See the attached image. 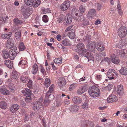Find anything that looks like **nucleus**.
I'll return each instance as SVG.
<instances>
[{"instance_id": "nucleus-27", "label": "nucleus", "mask_w": 127, "mask_h": 127, "mask_svg": "<svg viewBox=\"0 0 127 127\" xmlns=\"http://www.w3.org/2000/svg\"><path fill=\"white\" fill-rule=\"evenodd\" d=\"M1 93L4 95H8L9 93L8 90H7L4 87H2L0 89Z\"/></svg>"}, {"instance_id": "nucleus-10", "label": "nucleus", "mask_w": 127, "mask_h": 127, "mask_svg": "<svg viewBox=\"0 0 127 127\" xmlns=\"http://www.w3.org/2000/svg\"><path fill=\"white\" fill-rule=\"evenodd\" d=\"M32 108L35 111H37L41 107L42 103L40 101L35 102L32 104Z\"/></svg>"}, {"instance_id": "nucleus-14", "label": "nucleus", "mask_w": 127, "mask_h": 127, "mask_svg": "<svg viewBox=\"0 0 127 127\" xmlns=\"http://www.w3.org/2000/svg\"><path fill=\"white\" fill-rule=\"evenodd\" d=\"M7 84L8 85V87L11 92H13L15 90V88L13 84L10 80H8L7 82Z\"/></svg>"}, {"instance_id": "nucleus-60", "label": "nucleus", "mask_w": 127, "mask_h": 127, "mask_svg": "<svg viewBox=\"0 0 127 127\" xmlns=\"http://www.w3.org/2000/svg\"><path fill=\"white\" fill-rule=\"evenodd\" d=\"M50 65L52 66V68L53 70H57V69L58 68L56 66L54 65V63L52 62L51 63Z\"/></svg>"}, {"instance_id": "nucleus-29", "label": "nucleus", "mask_w": 127, "mask_h": 127, "mask_svg": "<svg viewBox=\"0 0 127 127\" xmlns=\"http://www.w3.org/2000/svg\"><path fill=\"white\" fill-rule=\"evenodd\" d=\"M70 110L72 112H77L79 109V107L76 105H72L71 106Z\"/></svg>"}, {"instance_id": "nucleus-25", "label": "nucleus", "mask_w": 127, "mask_h": 127, "mask_svg": "<svg viewBox=\"0 0 127 127\" xmlns=\"http://www.w3.org/2000/svg\"><path fill=\"white\" fill-rule=\"evenodd\" d=\"M38 67L36 64H34L32 66V73L34 75H35L38 71Z\"/></svg>"}, {"instance_id": "nucleus-35", "label": "nucleus", "mask_w": 127, "mask_h": 127, "mask_svg": "<svg viewBox=\"0 0 127 127\" xmlns=\"http://www.w3.org/2000/svg\"><path fill=\"white\" fill-rule=\"evenodd\" d=\"M83 123H86V126L89 127H94V123L91 122L88 120H87L86 121H84Z\"/></svg>"}, {"instance_id": "nucleus-4", "label": "nucleus", "mask_w": 127, "mask_h": 127, "mask_svg": "<svg viewBox=\"0 0 127 127\" xmlns=\"http://www.w3.org/2000/svg\"><path fill=\"white\" fill-rule=\"evenodd\" d=\"M49 92L46 93L43 102V103L45 105H47L49 104L54 98V95L49 94Z\"/></svg>"}, {"instance_id": "nucleus-15", "label": "nucleus", "mask_w": 127, "mask_h": 127, "mask_svg": "<svg viewBox=\"0 0 127 127\" xmlns=\"http://www.w3.org/2000/svg\"><path fill=\"white\" fill-rule=\"evenodd\" d=\"M96 11L95 9H90L87 15V17L89 18H92L96 15Z\"/></svg>"}, {"instance_id": "nucleus-7", "label": "nucleus", "mask_w": 127, "mask_h": 127, "mask_svg": "<svg viewBox=\"0 0 127 127\" xmlns=\"http://www.w3.org/2000/svg\"><path fill=\"white\" fill-rule=\"evenodd\" d=\"M96 48L98 51H102L104 50L105 49L103 44L101 41L97 42L95 46Z\"/></svg>"}, {"instance_id": "nucleus-5", "label": "nucleus", "mask_w": 127, "mask_h": 127, "mask_svg": "<svg viewBox=\"0 0 127 127\" xmlns=\"http://www.w3.org/2000/svg\"><path fill=\"white\" fill-rule=\"evenodd\" d=\"M117 74L116 71L113 69H110L108 70L107 73V76L108 78V79H114V76H117Z\"/></svg>"}, {"instance_id": "nucleus-58", "label": "nucleus", "mask_w": 127, "mask_h": 127, "mask_svg": "<svg viewBox=\"0 0 127 127\" xmlns=\"http://www.w3.org/2000/svg\"><path fill=\"white\" fill-rule=\"evenodd\" d=\"M85 41H86L87 42H88L89 41L91 40V38L90 35H87L85 36L84 38Z\"/></svg>"}, {"instance_id": "nucleus-62", "label": "nucleus", "mask_w": 127, "mask_h": 127, "mask_svg": "<svg viewBox=\"0 0 127 127\" xmlns=\"http://www.w3.org/2000/svg\"><path fill=\"white\" fill-rule=\"evenodd\" d=\"M1 36L3 39H6L8 38V37L7 36L6 34H2Z\"/></svg>"}, {"instance_id": "nucleus-34", "label": "nucleus", "mask_w": 127, "mask_h": 127, "mask_svg": "<svg viewBox=\"0 0 127 127\" xmlns=\"http://www.w3.org/2000/svg\"><path fill=\"white\" fill-rule=\"evenodd\" d=\"M87 55H86V57L88 60L94 59V57L92 53L91 52H87Z\"/></svg>"}, {"instance_id": "nucleus-41", "label": "nucleus", "mask_w": 127, "mask_h": 127, "mask_svg": "<svg viewBox=\"0 0 127 127\" xmlns=\"http://www.w3.org/2000/svg\"><path fill=\"white\" fill-rule=\"evenodd\" d=\"M7 20L5 17H0V25L4 24L6 21Z\"/></svg>"}, {"instance_id": "nucleus-31", "label": "nucleus", "mask_w": 127, "mask_h": 127, "mask_svg": "<svg viewBox=\"0 0 127 127\" xmlns=\"http://www.w3.org/2000/svg\"><path fill=\"white\" fill-rule=\"evenodd\" d=\"M65 18L64 15L63 14L60 15L57 20L58 22L59 23H62V22L64 23Z\"/></svg>"}, {"instance_id": "nucleus-54", "label": "nucleus", "mask_w": 127, "mask_h": 127, "mask_svg": "<svg viewBox=\"0 0 127 127\" xmlns=\"http://www.w3.org/2000/svg\"><path fill=\"white\" fill-rule=\"evenodd\" d=\"M82 108L84 109H87L88 108V104L86 102H85L82 105Z\"/></svg>"}, {"instance_id": "nucleus-8", "label": "nucleus", "mask_w": 127, "mask_h": 127, "mask_svg": "<svg viewBox=\"0 0 127 127\" xmlns=\"http://www.w3.org/2000/svg\"><path fill=\"white\" fill-rule=\"evenodd\" d=\"M14 43L13 39L11 38H9L6 43V47L7 49H12V48H13L15 46L13 47Z\"/></svg>"}, {"instance_id": "nucleus-21", "label": "nucleus", "mask_w": 127, "mask_h": 127, "mask_svg": "<svg viewBox=\"0 0 127 127\" xmlns=\"http://www.w3.org/2000/svg\"><path fill=\"white\" fill-rule=\"evenodd\" d=\"M19 106L17 104L13 105L10 108V110L12 113L17 111L19 108Z\"/></svg>"}, {"instance_id": "nucleus-11", "label": "nucleus", "mask_w": 127, "mask_h": 127, "mask_svg": "<svg viewBox=\"0 0 127 127\" xmlns=\"http://www.w3.org/2000/svg\"><path fill=\"white\" fill-rule=\"evenodd\" d=\"M95 43L94 41H91L89 42L87 45V49L92 52H94L95 49Z\"/></svg>"}, {"instance_id": "nucleus-18", "label": "nucleus", "mask_w": 127, "mask_h": 127, "mask_svg": "<svg viewBox=\"0 0 127 127\" xmlns=\"http://www.w3.org/2000/svg\"><path fill=\"white\" fill-rule=\"evenodd\" d=\"M117 93L119 95H122L124 93V88L123 85H120L117 86Z\"/></svg>"}, {"instance_id": "nucleus-42", "label": "nucleus", "mask_w": 127, "mask_h": 127, "mask_svg": "<svg viewBox=\"0 0 127 127\" xmlns=\"http://www.w3.org/2000/svg\"><path fill=\"white\" fill-rule=\"evenodd\" d=\"M41 10L44 13L46 14L48 12H50L51 11L49 8H45L43 7L41 8Z\"/></svg>"}, {"instance_id": "nucleus-64", "label": "nucleus", "mask_w": 127, "mask_h": 127, "mask_svg": "<svg viewBox=\"0 0 127 127\" xmlns=\"http://www.w3.org/2000/svg\"><path fill=\"white\" fill-rule=\"evenodd\" d=\"M101 23V22L100 21L99 19H97L95 21V24L96 25H97L99 24H100Z\"/></svg>"}, {"instance_id": "nucleus-17", "label": "nucleus", "mask_w": 127, "mask_h": 127, "mask_svg": "<svg viewBox=\"0 0 127 127\" xmlns=\"http://www.w3.org/2000/svg\"><path fill=\"white\" fill-rule=\"evenodd\" d=\"M84 49V45L82 43H79L76 46V52L79 53L81 51L83 50Z\"/></svg>"}, {"instance_id": "nucleus-52", "label": "nucleus", "mask_w": 127, "mask_h": 127, "mask_svg": "<svg viewBox=\"0 0 127 127\" xmlns=\"http://www.w3.org/2000/svg\"><path fill=\"white\" fill-rule=\"evenodd\" d=\"M88 88V86L86 84L84 85L82 87H81L82 90L84 92L87 90Z\"/></svg>"}, {"instance_id": "nucleus-37", "label": "nucleus", "mask_w": 127, "mask_h": 127, "mask_svg": "<svg viewBox=\"0 0 127 127\" xmlns=\"http://www.w3.org/2000/svg\"><path fill=\"white\" fill-rule=\"evenodd\" d=\"M50 80L49 78H47L45 79L44 85L46 87V88L50 86Z\"/></svg>"}, {"instance_id": "nucleus-9", "label": "nucleus", "mask_w": 127, "mask_h": 127, "mask_svg": "<svg viewBox=\"0 0 127 127\" xmlns=\"http://www.w3.org/2000/svg\"><path fill=\"white\" fill-rule=\"evenodd\" d=\"M66 83L65 80L64 78L61 77L58 79V84L60 88H62L64 87Z\"/></svg>"}, {"instance_id": "nucleus-44", "label": "nucleus", "mask_w": 127, "mask_h": 127, "mask_svg": "<svg viewBox=\"0 0 127 127\" xmlns=\"http://www.w3.org/2000/svg\"><path fill=\"white\" fill-rule=\"evenodd\" d=\"M85 9V7L83 5H81L79 7L80 11L82 13L84 12Z\"/></svg>"}, {"instance_id": "nucleus-1", "label": "nucleus", "mask_w": 127, "mask_h": 127, "mask_svg": "<svg viewBox=\"0 0 127 127\" xmlns=\"http://www.w3.org/2000/svg\"><path fill=\"white\" fill-rule=\"evenodd\" d=\"M17 50V48L16 47L14 46L13 48L11 49L9 52L5 50H3L2 53L3 57L6 59L9 57L11 60H13L18 53L16 51Z\"/></svg>"}, {"instance_id": "nucleus-19", "label": "nucleus", "mask_w": 127, "mask_h": 127, "mask_svg": "<svg viewBox=\"0 0 127 127\" xmlns=\"http://www.w3.org/2000/svg\"><path fill=\"white\" fill-rule=\"evenodd\" d=\"M64 23L66 24H70L72 21V18L71 16L69 15H66L65 17Z\"/></svg>"}, {"instance_id": "nucleus-53", "label": "nucleus", "mask_w": 127, "mask_h": 127, "mask_svg": "<svg viewBox=\"0 0 127 127\" xmlns=\"http://www.w3.org/2000/svg\"><path fill=\"white\" fill-rule=\"evenodd\" d=\"M103 79V77L101 75H97L95 77V79L101 81Z\"/></svg>"}, {"instance_id": "nucleus-48", "label": "nucleus", "mask_w": 127, "mask_h": 127, "mask_svg": "<svg viewBox=\"0 0 127 127\" xmlns=\"http://www.w3.org/2000/svg\"><path fill=\"white\" fill-rule=\"evenodd\" d=\"M77 94L79 95H81L84 93V92L82 90V89L81 88V87H79V89L77 90Z\"/></svg>"}, {"instance_id": "nucleus-40", "label": "nucleus", "mask_w": 127, "mask_h": 127, "mask_svg": "<svg viewBox=\"0 0 127 127\" xmlns=\"http://www.w3.org/2000/svg\"><path fill=\"white\" fill-rule=\"evenodd\" d=\"M13 21L14 24L15 25H21L22 23V22L17 18L14 19Z\"/></svg>"}, {"instance_id": "nucleus-2", "label": "nucleus", "mask_w": 127, "mask_h": 127, "mask_svg": "<svg viewBox=\"0 0 127 127\" xmlns=\"http://www.w3.org/2000/svg\"><path fill=\"white\" fill-rule=\"evenodd\" d=\"M90 95L92 97H95L99 96L100 91L98 88L95 86L89 87L88 91Z\"/></svg>"}, {"instance_id": "nucleus-61", "label": "nucleus", "mask_w": 127, "mask_h": 127, "mask_svg": "<svg viewBox=\"0 0 127 127\" xmlns=\"http://www.w3.org/2000/svg\"><path fill=\"white\" fill-rule=\"evenodd\" d=\"M20 105L22 106H24L26 105L25 102L23 100H20Z\"/></svg>"}, {"instance_id": "nucleus-28", "label": "nucleus", "mask_w": 127, "mask_h": 127, "mask_svg": "<svg viewBox=\"0 0 127 127\" xmlns=\"http://www.w3.org/2000/svg\"><path fill=\"white\" fill-rule=\"evenodd\" d=\"M62 44L64 46H70L71 45V42L68 39L65 38L62 41Z\"/></svg>"}, {"instance_id": "nucleus-57", "label": "nucleus", "mask_w": 127, "mask_h": 127, "mask_svg": "<svg viewBox=\"0 0 127 127\" xmlns=\"http://www.w3.org/2000/svg\"><path fill=\"white\" fill-rule=\"evenodd\" d=\"M122 41H120L119 43H117L116 44L115 46L119 48H122V44L121 43Z\"/></svg>"}, {"instance_id": "nucleus-20", "label": "nucleus", "mask_w": 127, "mask_h": 127, "mask_svg": "<svg viewBox=\"0 0 127 127\" xmlns=\"http://www.w3.org/2000/svg\"><path fill=\"white\" fill-rule=\"evenodd\" d=\"M4 63L6 66L8 68H12L13 66V62L9 60H7L5 61H4Z\"/></svg>"}, {"instance_id": "nucleus-47", "label": "nucleus", "mask_w": 127, "mask_h": 127, "mask_svg": "<svg viewBox=\"0 0 127 127\" xmlns=\"http://www.w3.org/2000/svg\"><path fill=\"white\" fill-rule=\"evenodd\" d=\"M20 79L22 82L23 83H26L28 80V77L26 76L21 77Z\"/></svg>"}, {"instance_id": "nucleus-51", "label": "nucleus", "mask_w": 127, "mask_h": 127, "mask_svg": "<svg viewBox=\"0 0 127 127\" xmlns=\"http://www.w3.org/2000/svg\"><path fill=\"white\" fill-rule=\"evenodd\" d=\"M32 80H29L27 84V86L30 89H32Z\"/></svg>"}, {"instance_id": "nucleus-30", "label": "nucleus", "mask_w": 127, "mask_h": 127, "mask_svg": "<svg viewBox=\"0 0 127 127\" xmlns=\"http://www.w3.org/2000/svg\"><path fill=\"white\" fill-rule=\"evenodd\" d=\"M33 5L32 6L34 7H37L39 6L41 3V1L40 0H34L33 1Z\"/></svg>"}, {"instance_id": "nucleus-50", "label": "nucleus", "mask_w": 127, "mask_h": 127, "mask_svg": "<svg viewBox=\"0 0 127 127\" xmlns=\"http://www.w3.org/2000/svg\"><path fill=\"white\" fill-rule=\"evenodd\" d=\"M54 85H51L49 88V91H48L47 93L49 92V94L51 95V93L53 91Z\"/></svg>"}, {"instance_id": "nucleus-49", "label": "nucleus", "mask_w": 127, "mask_h": 127, "mask_svg": "<svg viewBox=\"0 0 127 127\" xmlns=\"http://www.w3.org/2000/svg\"><path fill=\"white\" fill-rule=\"evenodd\" d=\"M87 52L86 50H85L84 49L83 50L81 51L78 53H79V54H81V55H83L86 57V55L87 54Z\"/></svg>"}, {"instance_id": "nucleus-63", "label": "nucleus", "mask_w": 127, "mask_h": 127, "mask_svg": "<svg viewBox=\"0 0 127 127\" xmlns=\"http://www.w3.org/2000/svg\"><path fill=\"white\" fill-rule=\"evenodd\" d=\"M58 46L59 48L61 49H64L65 48L61 44H59L58 45Z\"/></svg>"}, {"instance_id": "nucleus-13", "label": "nucleus", "mask_w": 127, "mask_h": 127, "mask_svg": "<svg viewBox=\"0 0 127 127\" xmlns=\"http://www.w3.org/2000/svg\"><path fill=\"white\" fill-rule=\"evenodd\" d=\"M117 98V96L112 94H111L107 99V101L109 103H111L116 101Z\"/></svg>"}, {"instance_id": "nucleus-38", "label": "nucleus", "mask_w": 127, "mask_h": 127, "mask_svg": "<svg viewBox=\"0 0 127 127\" xmlns=\"http://www.w3.org/2000/svg\"><path fill=\"white\" fill-rule=\"evenodd\" d=\"M19 50L20 51L24 50L25 49V47L23 43L22 42H20L19 45Z\"/></svg>"}, {"instance_id": "nucleus-36", "label": "nucleus", "mask_w": 127, "mask_h": 127, "mask_svg": "<svg viewBox=\"0 0 127 127\" xmlns=\"http://www.w3.org/2000/svg\"><path fill=\"white\" fill-rule=\"evenodd\" d=\"M119 53V55L120 57H123L125 56L126 55V53L124 50H118L117 51V54L118 53Z\"/></svg>"}, {"instance_id": "nucleus-56", "label": "nucleus", "mask_w": 127, "mask_h": 127, "mask_svg": "<svg viewBox=\"0 0 127 127\" xmlns=\"http://www.w3.org/2000/svg\"><path fill=\"white\" fill-rule=\"evenodd\" d=\"M76 86V84H71L70 85L69 89V90L71 91L72 90L74 89Z\"/></svg>"}, {"instance_id": "nucleus-45", "label": "nucleus", "mask_w": 127, "mask_h": 127, "mask_svg": "<svg viewBox=\"0 0 127 127\" xmlns=\"http://www.w3.org/2000/svg\"><path fill=\"white\" fill-rule=\"evenodd\" d=\"M26 101L27 103H30L32 101L31 95H28L26 98Z\"/></svg>"}, {"instance_id": "nucleus-59", "label": "nucleus", "mask_w": 127, "mask_h": 127, "mask_svg": "<svg viewBox=\"0 0 127 127\" xmlns=\"http://www.w3.org/2000/svg\"><path fill=\"white\" fill-rule=\"evenodd\" d=\"M40 71L43 75H44L46 73L45 71L44 68L42 66H41L40 67Z\"/></svg>"}, {"instance_id": "nucleus-26", "label": "nucleus", "mask_w": 127, "mask_h": 127, "mask_svg": "<svg viewBox=\"0 0 127 127\" xmlns=\"http://www.w3.org/2000/svg\"><path fill=\"white\" fill-rule=\"evenodd\" d=\"M119 72L122 75H127V68L122 67L119 70Z\"/></svg>"}, {"instance_id": "nucleus-43", "label": "nucleus", "mask_w": 127, "mask_h": 127, "mask_svg": "<svg viewBox=\"0 0 127 127\" xmlns=\"http://www.w3.org/2000/svg\"><path fill=\"white\" fill-rule=\"evenodd\" d=\"M54 62L55 64H59L61 63L62 62V60L58 58H56L54 60Z\"/></svg>"}, {"instance_id": "nucleus-3", "label": "nucleus", "mask_w": 127, "mask_h": 127, "mask_svg": "<svg viewBox=\"0 0 127 127\" xmlns=\"http://www.w3.org/2000/svg\"><path fill=\"white\" fill-rule=\"evenodd\" d=\"M118 35L120 37H125L127 33V28L124 26L120 27L118 30Z\"/></svg>"}, {"instance_id": "nucleus-33", "label": "nucleus", "mask_w": 127, "mask_h": 127, "mask_svg": "<svg viewBox=\"0 0 127 127\" xmlns=\"http://www.w3.org/2000/svg\"><path fill=\"white\" fill-rule=\"evenodd\" d=\"M32 0H25L24 2L27 6L30 7H32L33 5Z\"/></svg>"}, {"instance_id": "nucleus-32", "label": "nucleus", "mask_w": 127, "mask_h": 127, "mask_svg": "<svg viewBox=\"0 0 127 127\" xmlns=\"http://www.w3.org/2000/svg\"><path fill=\"white\" fill-rule=\"evenodd\" d=\"M7 107V104L5 101H3L0 102V108L2 109H6Z\"/></svg>"}, {"instance_id": "nucleus-46", "label": "nucleus", "mask_w": 127, "mask_h": 127, "mask_svg": "<svg viewBox=\"0 0 127 127\" xmlns=\"http://www.w3.org/2000/svg\"><path fill=\"white\" fill-rule=\"evenodd\" d=\"M31 91L30 90L27 89H26V93L25 94H24V95L25 96H26L27 95H32L31 94Z\"/></svg>"}, {"instance_id": "nucleus-39", "label": "nucleus", "mask_w": 127, "mask_h": 127, "mask_svg": "<svg viewBox=\"0 0 127 127\" xmlns=\"http://www.w3.org/2000/svg\"><path fill=\"white\" fill-rule=\"evenodd\" d=\"M21 32L19 31L16 32L15 34V36L16 39L17 40H19L21 38Z\"/></svg>"}, {"instance_id": "nucleus-16", "label": "nucleus", "mask_w": 127, "mask_h": 127, "mask_svg": "<svg viewBox=\"0 0 127 127\" xmlns=\"http://www.w3.org/2000/svg\"><path fill=\"white\" fill-rule=\"evenodd\" d=\"M11 77L13 80H16L19 77L18 72L15 70H14L11 74Z\"/></svg>"}, {"instance_id": "nucleus-24", "label": "nucleus", "mask_w": 127, "mask_h": 127, "mask_svg": "<svg viewBox=\"0 0 127 127\" xmlns=\"http://www.w3.org/2000/svg\"><path fill=\"white\" fill-rule=\"evenodd\" d=\"M79 17L80 21L82 22V23L83 25L82 26H86L89 24V22L83 16H80Z\"/></svg>"}, {"instance_id": "nucleus-12", "label": "nucleus", "mask_w": 127, "mask_h": 127, "mask_svg": "<svg viewBox=\"0 0 127 127\" xmlns=\"http://www.w3.org/2000/svg\"><path fill=\"white\" fill-rule=\"evenodd\" d=\"M111 61L113 63L117 64L120 62V60L119 57L116 56L114 54L111 55Z\"/></svg>"}, {"instance_id": "nucleus-6", "label": "nucleus", "mask_w": 127, "mask_h": 127, "mask_svg": "<svg viewBox=\"0 0 127 127\" xmlns=\"http://www.w3.org/2000/svg\"><path fill=\"white\" fill-rule=\"evenodd\" d=\"M70 1L68 0L65 1L60 6V9L63 11H65L70 7Z\"/></svg>"}, {"instance_id": "nucleus-23", "label": "nucleus", "mask_w": 127, "mask_h": 127, "mask_svg": "<svg viewBox=\"0 0 127 127\" xmlns=\"http://www.w3.org/2000/svg\"><path fill=\"white\" fill-rule=\"evenodd\" d=\"M68 36L71 39H74L75 37L74 30L71 29L68 33Z\"/></svg>"}, {"instance_id": "nucleus-55", "label": "nucleus", "mask_w": 127, "mask_h": 127, "mask_svg": "<svg viewBox=\"0 0 127 127\" xmlns=\"http://www.w3.org/2000/svg\"><path fill=\"white\" fill-rule=\"evenodd\" d=\"M47 16L46 15H44L43 16L42 18V19L44 22L46 23L48 22V20L47 18Z\"/></svg>"}, {"instance_id": "nucleus-22", "label": "nucleus", "mask_w": 127, "mask_h": 127, "mask_svg": "<svg viewBox=\"0 0 127 127\" xmlns=\"http://www.w3.org/2000/svg\"><path fill=\"white\" fill-rule=\"evenodd\" d=\"M73 101L77 104H79L82 101V100L81 98L75 96L72 99Z\"/></svg>"}]
</instances>
